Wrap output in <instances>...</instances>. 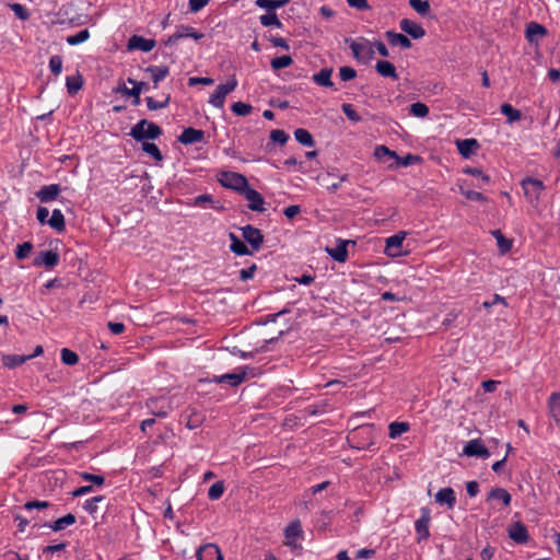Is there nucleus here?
I'll return each mask as SVG.
<instances>
[{
    "instance_id": "7c9ffc66",
    "label": "nucleus",
    "mask_w": 560,
    "mask_h": 560,
    "mask_svg": "<svg viewBox=\"0 0 560 560\" xmlns=\"http://www.w3.org/2000/svg\"><path fill=\"white\" fill-rule=\"evenodd\" d=\"M408 3L421 16H428L436 20V15L431 14V8L428 0H408Z\"/></svg>"
},
{
    "instance_id": "4be33fe9",
    "label": "nucleus",
    "mask_w": 560,
    "mask_h": 560,
    "mask_svg": "<svg viewBox=\"0 0 560 560\" xmlns=\"http://www.w3.org/2000/svg\"><path fill=\"white\" fill-rule=\"evenodd\" d=\"M148 119H140L135 126L131 127L129 136L137 142H148L150 139L148 127Z\"/></svg>"
},
{
    "instance_id": "13d9d810",
    "label": "nucleus",
    "mask_w": 560,
    "mask_h": 560,
    "mask_svg": "<svg viewBox=\"0 0 560 560\" xmlns=\"http://www.w3.org/2000/svg\"><path fill=\"white\" fill-rule=\"evenodd\" d=\"M177 28L180 30L182 35H184V38H194L195 40H199L205 37L203 33L197 32L194 27L189 25H179Z\"/></svg>"
},
{
    "instance_id": "ea45409f",
    "label": "nucleus",
    "mask_w": 560,
    "mask_h": 560,
    "mask_svg": "<svg viewBox=\"0 0 560 560\" xmlns=\"http://www.w3.org/2000/svg\"><path fill=\"white\" fill-rule=\"evenodd\" d=\"M283 334H284L283 331H280L277 337L266 339L264 341V343L259 348H256L254 351H250V352L238 351V353H240L241 358H243V359H253L256 353L267 351L268 345L277 341L281 336H283Z\"/></svg>"
},
{
    "instance_id": "37998d69",
    "label": "nucleus",
    "mask_w": 560,
    "mask_h": 560,
    "mask_svg": "<svg viewBox=\"0 0 560 560\" xmlns=\"http://www.w3.org/2000/svg\"><path fill=\"white\" fill-rule=\"evenodd\" d=\"M30 360V357L19 354H7L2 357L3 365L9 369H14Z\"/></svg>"
},
{
    "instance_id": "680f3d73",
    "label": "nucleus",
    "mask_w": 560,
    "mask_h": 560,
    "mask_svg": "<svg viewBox=\"0 0 560 560\" xmlns=\"http://www.w3.org/2000/svg\"><path fill=\"white\" fill-rule=\"evenodd\" d=\"M80 477L84 481H90L93 485L98 486V487H101V486H103L105 483V478L102 475H94V474H90V472L84 471V472L80 474Z\"/></svg>"
},
{
    "instance_id": "aec40b11",
    "label": "nucleus",
    "mask_w": 560,
    "mask_h": 560,
    "mask_svg": "<svg viewBox=\"0 0 560 560\" xmlns=\"http://www.w3.org/2000/svg\"><path fill=\"white\" fill-rule=\"evenodd\" d=\"M61 192V187L58 184L45 185L35 192L40 202H50L56 200Z\"/></svg>"
},
{
    "instance_id": "79ce46f5",
    "label": "nucleus",
    "mask_w": 560,
    "mask_h": 560,
    "mask_svg": "<svg viewBox=\"0 0 560 560\" xmlns=\"http://www.w3.org/2000/svg\"><path fill=\"white\" fill-rule=\"evenodd\" d=\"M291 0H256V5L266 11L276 12L277 9L284 7Z\"/></svg>"
},
{
    "instance_id": "39448f33",
    "label": "nucleus",
    "mask_w": 560,
    "mask_h": 560,
    "mask_svg": "<svg viewBox=\"0 0 560 560\" xmlns=\"http://www.w3.org/2000/svg\"><path fill=\"white\" fill-rule=\"evenodd\" d=\"M525 197L530 203H538L540 194L546 189V186L540 179L534 177H526L521 183Z\"/></svg>"
},
{
    "instance_id": "423d86ee",
    "label": "nucleus",
    "mask_w": 560,
    "mask_h": 560,
    "mask_svg": "<svg viewBox=\"0 0 560 560\" xmlns=\"http://www.w3.org/2000/svg\"><path fill=\"white\" fill-rule=\"evenodd\" d=\"M421 516L415 522V530L417 534V542L425 541L430 537L431 511L429 508H421Z\"/></svg>"
},
{
    "instance_id": "a19ab883",
    "label": "nucleus",
    "mask_w": 560,
    "mask_h": 560,
    "mask_svg": "<svg viewBox=\"0 0 560 560\" xmlns=\"http://www.w3.org/2000/svg\"><path fill=\"white\" fill-rule=\"evenodd\" d=\"M141 150L144 153H147L148 155H150L156 162H162L164 159L161 150L153 142L148 141V142L141 143Z\"/></svg>"
},
{
    "instance_id": "4468645a",
    "label": "nucleus",
    "mask_w": 560,
    "mask_h": 560,
    "mask_svg": "<svg viewBox=\"0 0 560 560\" xmlns=\"http://www.w3.org/2000/svg\"><path fill=\"white\" fill-rule=\"evenodd\" d=\"M509 537L516 544L525 545L530 537L527 527L521 522H514L508 529Z\"/></svg>"
},
{
    "instance_id": "6ab92c4d",
    "label": "nucleus",
    "mask_w": 560,
    "mask_h": 560,
    "mask_svg": "<svg viewBox=\"0 0 560 560\" xmlns=\"http://www.w3.org/2000/svg\"><path fill=\"white\" fill-rule=\"evenodd\" d=\"M399 27L402 32L407 33L413 39H420L425 36L424 28L417 22L409 19H402L399 22Z\"/></svg>"
},
{
    "instance_id": "338daca9",
    "label": "nucleus",
    "mask_w": 560,
    "mask_h": 560,
    "mask_svg": "<svg viewBox=\"0 0 560 560\" xmlns=\"http://www.w3.org/2000/svg\"><path fill=\"white\" fill-rule=\"evenodd\" d=\"M266 38L272 44V46L282 48L284 50H290V45L285 38L272 35L266 36Z\"/></svg>"
},
{
    "instance_id": "a211bd4d",
    "label": "nucleus",
    "mask_w": 560,
    "mask_h": 560,
    "mask_svg": "<svg viewBox=\"0 0 560 560\" xmlns=\"http://www.w3.org/2000/svg\"><path fill=\"white\" fill-rule=\"evenodd\" d=\"M205 139V131L201 129H195L192 127L185 128L182 133L177 137V141L182 144L189 145L197 142H201Z\"/></svg>"
},
{
    "instance_id": "bb28decb",
    "label": "nucleus",
    "mask_w": 560,
    "mask_h": 560,
    "mask_svg": "<svg viewBox=\"0 0 560 560\" xmlns=\"http://www.w3.org/2000/svg\"><path fill=\"white\" fill-rule=\"evenodd\" d=\"M386 39L392 46H400L404 49H409L412 47V43L409 37L401 33H396L394 31H387L385 33Z\"/></svg>"
},
{
    "instance_id": "f8f14e48",
    "label": "nucleus",
    "mask_w": 560,
    "mask_h": 560,
    "mask_svg": "<svg viewBox=\"0 0 560 560\" xmlns=\"http://www.w3.org/2000/svg\"><path fill=\"white\" fill-rule=\"evenodd\" d=\"M407 233L400 231L385 241V254L389 257H397L401 253L402 242L406 237Z\"/></svg>"
},
{
    "instance_id": "4c0bfd02",
    "label": "nucleus",
    "mask_w": 560,
    "mask_h": 560,
    "mask_svg": "<svg viewBox=\"0 0 560 560\" xmlns=\"http://www.w3.org/2000/svg\"><path fill=\"white\" fill-rule=\"evenodd\" d=\"M295 140L304 147H314L315 141L312 133L304 128H298L294 131Z\"/></svg>"
},
{
    "instance_id": "6e6552de",
    "label": "nucleus",
    "mask_w": 560,
    "mask_h": 560,
    "mask_svg": "<svg viewBox=\"0 0 560 560\" xmlns=\"http://www.w3.org/2000/svg\"><path fill=\"white\" fill-rule=\"evenodd\" d=\"M248 370H250V368L245 366V368H241L238 372H232V373H226L221 376H214L213 382L220 383V384H228L232 387H236V386L241 385L247 378Z\"/></svg>"
},
{
    "instance_id": "2eb2a0df",
    "label": "nucleus",
    "mask_w": 560,
    "mask_h": 560,
    "mask_svg": "<svg viewBox=\"0 0 560 560\" xmlns=\"http://www.w3.org/2000/svg\"><path fill=\"white\" fill-rule=\"evenodd\" d=\"M60 261L59 254L54 250L40 252L33 260V266H45L47 269H52Z\"/></svg>"
},
{
    "instance_id": "bf43d9fd",
    "label": "nucleus",
    "mask_w": 560,
    "mask_h": 560,
    "mask_svg": "<svg viewBox=\"0 0 560 560\" xmlns=\"http://www.w3.org/2000/svg\"><path fill=\"white\" fill-rule=\"evenodd\" d=\"M341 110L346 117L353 122H359L362 120V117L355 112L351 104L343 103L341 105Z\"/></svg>"
},
{
    "instance_id": "2f4dec72",
    "label": "nucleus",
    "mask_w": 560,
    "mask_h": 560,
    "mask_svg": "<svg viewBox=\"0 0 560 560\" xmlns=\"http://www.w3.org/2000/svg\"><path fill=\"white\" fill-rule=\"evenodd\" d=\"M84 80L82 74L77 71L75 75L67 77L66 79V86L67 92L70 95H75L83 86Z\"/></svg>"
},
{
    "instance_id": "9b49d317",
    "label": "nucleus",
    "mask_w": 560,
    "mask_h": 560,
    "mask_svg": "<svg viewBox=\"0 0 560 560\" xmlns=\"http://www.w3.org/2000/svg\"><path fill=\"white\" fill-rule=\"evenodd\" d=\"M463 455L468 457L488 458L490 456V452L481 440L475 439L466 443L463 450Z\"/></svg>"
},
{
    "instance_id": "e433bc0d",
    "label": "nucleus",
    "mask_w": 560,
    "mask_h": 560,
    "mask_svg": "<svg viewBox=\"0 0 560 560\" xmlns=\"http://www.w3.org/2000/svg\"><path fill=\"white\" fill-rule=\"evenodd\" d=\"M500 112L506 117L508 122L510 124L518 121L522 118L521 110L514 108L509 103H503L500 107Z\"/></svg>"
},
{
    "instance_id": "de8ad7c7",
    "label": "nucleus",
    "mask_w": 560,
    "mask_h": 560,
    "mask_svg": "<svg viewBox=\"0 0 560 560\" xmlns=\"http://www.w3.org/2000/svg\"><path fill=\"white\" fill-rule=\"evenodd\" d=\"M144 101L147 103L148 109H150V110H159V109L167 107V105L171 102V95L167 94L165 96L164 101H155L152 96H147L144 98Z\"/></svg>"
},
{
    "instance_id": "f3484780",
    "label": "nucleus",
    "mask_w": 560,
    "mask_h": 560,
    "mask_svg": "<svg viewBox=\"0 0 560 560\" xmlns=\"http://www.w3.org/2000/svg\"><path fill=\"white\" fill-rule=\"evenodd\" d=\"M198 560H224L223 555L215 544H205L196 552Z\"/></svg>"
},
{
    "instance_id": "c756f323",
    "label": "nucleus",
    "mask_w": 560,
    "mask_h": 560,
    "mask_svg": "<svg viewBox=\"0 0 560 560\" xmlns=\"http://www.w3.org/2000/svg\"><path fill=\"white\" fill-rule=\"evenodd\" d=\"M145 72L152 74L153 85L158 88L159 83L170 74V68L167 66H149Z\"/></svg>"
},
{
    "instance_id": "7ed1b4c3",
    "label": "nucleus",
    "mask_w": 560,
    "mask_h": 560,
    "mask_svg": "<svg viewBox=\"0 0 560 560\" xmlns=\"http://www.w3.org/2000/svg\"><path fill=\"white\" fill-rule=\"evenodd\" d=\"M241 231L246 245L249 247V250H253V254L258 252L265 241L262 232L250 224L241 228Z\"/></svg>"
},
{
    "instance_id": "f257e3e1",
    "label": "nucleus",
    "mask_w": 560,
    "mask_h": 560,
    "mask_svg": "<svg viewBox=\"0 0 560 560\" xmlns=\"http://www.w3.org/2000/svg\"><path fill=\"white\" fill-rule=\"evenodd\" d=\"M218 182L223 187L232 189L240 195L249 184L247 178L243 174L231 171H221L218 174Z\"/></svg>"
},
{
    "instance_id": "c9c22d12",
    "label": "nucleus",
    "mask_w": 560,
    "mask_h": 560,
    "mask_svg": "<svg viewBox=\"0 0 560 560\" xmlns=\"http://www.w3.org/2000/svg\"><path fill=\"white\" fill-rule=\"evenodd\" d=\"M374 156L378 162L386 163L389 160H396L397 153L389 150L386 145H377L374 150Z\"/></svg>"
},
{
    "instance_id": "0eeeda50",
    "label": "nucleus",
    "mask_w": 560,
    "mask_h": 560,
    "mask_svg": "<svg viewBox=\"0 0 560 560\" xmlns=\"http://www.w3.org/2000/svg\"><path fill=\"white\" fill-rule=\"evenodd\" d=\"M352 244L355 245L354 241L350 240H337L336 247H326V253L337 262H346L348 260L349 254H348V245Z\"/></svg>"
},
{
    "instance_id": "9d476101",
    "label": "nucleus",
    "mask_w": 560,
    "mask_h": 560,
    "mask_svg": "<svg viewBox=\"0 0 560 560\" xmlns=\"http://www.w3.org/2000/svg\"><path fill=\"white\" fill-rule=\"evenodd\" d=\"M242 196L245 197L246 200H248V208L256 212H264V203L265 199L260 192L255 190L250 187L248 184L247 187L241 192Z\"/></svg>"
},
{
    "instance_id": "f704fd0d",
    "label": "nucleus",
    "mask_w": 560,
    "mask_h": 560,
    "mask_svg": "<svg viewBox=\"0 0 560 560\" xmlns=\"http://www.w3.org/2000/svg\"><path fill=\"white\" fill-rule=\"evenodd\" d=\"M491 499L500 500L504 506H509L512 501L511 494L505 489L499 487L491 489L489 492L487 500Z\"/></svg>"
},
{
    "instance_id": "3c124183",
    "label": "nucleus",
    "mask_w": 560,
    "mask_h": 560,
    "mask_svg": "<svg viewBox=\"0 0 560 560\" xmlns=\"http://www.w3.org/2000/svg\"><path fill=\"white\" fill-rule=\"evenodd\" d=\"M303 534L302 526L299 520L293 521L284 530V535L288 539H294L301 537Z\"/></svg>"
},
{
    "instance_id": "603ef678",
    "label": "nucleus",
    "mask_w": 560,
    "mask_h": 560,
    "mask_svg": "<svg viewBox=\"0 0 560 560\" xmlns=\"http://www.w3.org/2000/svg\"><path fill=\"white\" fill-rule=\"evenodd\" d=\"M231 110L236 116L245 117L252 113L253 106L248 103H244V102L240 101V102H235L234 104H232Z\"/></svg>"
},
{
    "instance_id": "dca6fc26",
    "label": "nucleus",
    "mask_w": 560,
    "mask_h": 560,
    "mask_svg": "<svg viewBox=\"0 0 560 560\" xmlns=\"http://www.w3.org/2000/svg\"><path fill=\"white\" fill-rule=\"evenodd\" d=\"M156 45L154 39L144 38L140 35H132L128 39L127 49L128 50H141L144 52L151 51Z\"/></svg>"
},
{
    "instance_id": "6e6d98bb",
    "label": "nucleus",
    "mask_w": 560,
    "mask_h": 560,
    "mask_svg": "<svg viewBox=\"0 0 560 560\" xmlns=\"http://www.w3.org/2000/svg\"><path fill=\"white\" fill-rule=\"evenodd\" d=\"M33 244L31 242H24L19 244L15 248V257L19 260L25 259L32 252Z\"/></svg>"
},
{
    "instance_id": "864d4df0",
    "label": "nucleus",
    "mask_w": 560,
    "mask_h": 560,
    "mask_svg": "<svg viewBox=\"0 0 560 560\" xmlns=\"http://www.w3.org/2000/svg\"><path fill=\"white\" fill-rule=\"evenodd\" d=\"M89 37H90V32L88 28H84L74 35L68 36L67 43L71 46H74V45H79V44L85 42L86 39H89Z\"/></svg>"
},
{
    "instance_id": "b1692460",
    "label": "nucleus",
    "mask_w": 560,
    "mask_h": 560,
    "mask_svg": "<svg viewBox=\"0 0 560 560\" xmlns=\"http://www.w3.org/2000/svg\"><path fill=\"white\" fill-rule=\"evenodd\" d=\"M332 71V68H323L313 75L312 80L319 86L329 88L334 91H337L334 82L331 81Z\"/></svg>"
},
{
    "instance_id": "c85d7f7f",
    "label": "nucleus",
    "mask_w": 560,
    "mask_h": 560,
    "mask_svg": "<svg viewBox=\"0 0 560 560\" xmlns=\"http://www.w3.org/2000/svg\"><path fill=\"white\" fill-rule=\"evenodd\" d=\"M423 161L420 155L408 153L406 156L400 158L397 155L396 160L388 164L389 168L407 167L413 164H419Z\"/></svg>"
},
{
    "instance_id": "1a4fd4ad",
    "label": "nucleus",
    "mask_w": 560,
    "mask_h": 560,
    "mask_svg": "<svg viewBox=\"0 0 560 560\" xmlns=\"http://www.w3.org/2000/svg\"><path fill=\"white\" fill-rule=\"evenodd\" d=\"M346 43H350V48L352 50L353 57L363 63H368L371 59L374 58V49L370 46L366 47L363 44H360L355 40H351V38H346Z\"/></svg>"
},
{
    "instance_id": "cd10ccee",
    "label": "nucleus",
    "mask_w": 560,
    "mask_h": 560,
    "mask_svg": "<svg viewBox=\"0 0 560 560\" xmlns=\"http://www.w3.org/2000/svg\"><path fill=\"white\" fill-rule=\"evenodd\" d=\"M376 72L384 78L398 79L396 67L387 60H378L375 65Z\"/></svg>"
},
{
    "instance_id": "20e7f679",
    "label": "nucleus",
    "mask_w": 560,
    "mask_h": 560,
    "mask_svg": "<svg viewBox=\"0 0 560 560\" xmlns=\"http://www.w3.org/2000/svg\"><path fill=\"white\" fill-rule=\"evenodd\" d=\"M149 89V84L144 81H140L139 84H135L131 89H128L124 81H119L118 85L113 90L116 94H121L127 97H132L131 104L138 106L141 103V93Z\"/></svg>"
},
{
    "instance_id": "ddd939ff",
    "label": "nucleus",
    "mask_w": 560,
    "mask_h": 560,
    "mask_svg": "<svg viewBox=\"0 0 560 560\" xmlns=\"http://www.w3.org/2000/svg\"><path fill=\"white\" fill-rule=\"evenodd\" d=\"M77 522V517L72 513H68L62 517L54 521L52 523H45L39 525L38 523L33 524L32 529H39L40 527H49L54 532H60L67 528L70 525H73Z\"/></svg>"
},
{
    "instance_id": "5fc2aeb1",
    "label": "nucleus",
    "mask_w": 560,
    "mask_h": 560,
    "mask_svg": "<svg viewBox=\"0 0 560 560\" xmlns=\"http://www.w3.org/2000/svg\"><path fill=\"white\" fill-rule=\"evenodd\" d=\"M289 135L282 129H273L270 131V140L273 143L284 145L289 140Z\"/></svg>"
},
{
    "instance_id": "09e8293b",
    "label": "nucleus",
    "mask_w": 560,
    "mask_h": 560,
    "mask_svg": "<svg viewBox=\"0 0 560 560\" xmlns=\"http://www.w3.org/2000/svg\"><path fill=\"white\" fill-rule=\"evenodd\" d=\"M549 409L556 421H560V393H553L549 398Z\"/></svg>"
},
{
    "instance_id": "f03ea898",
    "label": "nucleus",
    "mask_w": 560,
    "mask_h": 560,
    "mask_svg": "<svg viewBox=\"0 0 560 560\" xmlns=\"http://www.w3.org/2000/svg\"><path fill=\"white\" fill-rule=\"evenodd\" d=\"M236 86L237 80L235 75H232L226 83L217 86L214 93L210 96L209 103L214 107L223 108L226 95L233 92Z\"/></svg>"
},
{
    "instance_id": "774afa93",
    "label": "nucleus",
    "mask_w": 560,
    "mask_h": 560,
    "mask_svg": "<svg viewBox=\"0 0 560 560\" xmlns=\"http://www.w3.org/2000/svg\"><path fill=\"white\" fill-rule=\"evenodd\" d=\"M10 7H11L12 11L14 12V14L19 19L25 21L30 18V12L27 11V9L24 5H22L20 3H13Z\"/></svg>"
},
{
    "instance_id": "e2e57ef3",
    "label": "nucleus",
    "mask_w": 560,
    "mask_h": 560,
    "mask_svg": "<svg viewBox=\"0 0 560 560\" xmlns=\"http://www.w3.org/2000/svg\"><path fill=\"white\" fill-rule=\"evenodd\" d=\"M339 77L342 81H351L357 78V70L349 66H343L339 69Z\"/></svg>"
},
{
    "instance_id": "412c9836",
    "label": "nucleus",
    "mask_w": 560,
    "mask_h": 560,
    "mask_svg": "<svg viewBox=\"0 0 560 560\" xmlns=\"http://www.w3.org/2000/svg\"><path fill=\"white\" fill-rule=\"evenodd\" d=\"M547 34L548 31L542 24L532 21L526 25L525 37L529 44H537V37H544Z\"/></svg>"
},
{
    "instance_id": "5701e85b",
    "label": "nucleus",
    "mask_w": 560,
    "mask_h": 560,
    "mask_svg": "<svg viewBox=\"0 0 560 560\" xmlns=\"http://www.w3.org/2000/svg\"><path fill=\"white\" fill-rule=\"evenodd\" d=\"M229 238L231 241L230 250L237 256H252L253 250H249V247L246 245L245 241H242L234 233L229 234Z\"/></svg>"
},
{
    "instance_id": "69168bd1",
    "label": "nucleus",
    "mask_w": 560,
    "mask_h": 560,
    "mask_svg": "<svg viewBox=\"0 0 560 560\" xmlns=\"http://www.w3.org/2000/svg\"><path fill=\"white\" fill-rule=\"evenodd\" d=\"M145 127H148V131H149V136H150L151 140L159 139L163 135L162 128L153 121L148 120V125H145Z\"/></svg>"
},
{
    "instance_id": "58836bf2",
    "label": "nucleus",
    "mask_w": 560,
    "mask_h": 560,
    "mask_svg": "<svg viewBox=\"0 0 560 560\" xmlns=\"http://www.w3.org/2000/svg\"><path fill=\"white\" fill-rule=\"evenodd\" d=\"M259 22L265 27H269V26H275V27H278V28H282L283 27V24L279 20L277 13L272 12V11H267L266 14L260 15L259 16Z\"/></svg>"
},
{
    "instance_id": "8fccbe9b",
    "label": "nucleus",
    "mask_w": 560,
    "mask_h": 560,
    "mask_svg": "<svg viewBox=\"0 0 560 560\" xmlns=\"http://www.w3.org/2000/svg\"><path fill=\"white\" fill-rule=\"evenodd\" d=\"M409 113L415 117L424 118L429 115V107L422 102H416L410 105Z\"/></svg>"
},
{
    "instance_id": "052dcab7",
    "label": "nucleus",
    "mask_w": 560,
    "mask_h": 560,
    "mask_svg": "<svg viewBox=\"0 0 560 560\" xmlns=\"http://www.w3.org/2000/svg\"><path fill=\"white\" fill-rule=\"evenodd\" d=\"M49 69L55 74L58 75L62 71V58L59 55H54L49 59Z\"/></svg>"
},
{
    "instance_id": "a878e982",
    "label": "nucleus",
    "mask_w": 560,
    "mask_h": 560,
    "mask_svg": "<svg viewBox=\"0 0 560 560\" xmlns=\"http://www.w3.org/2000/svg\"><path fill=\"white\" fill-rule=\"evenodd\" d=\"M456 145L464 159H468L480 147L479 142L474 138L457 140Z\"/></svg>"
},
{
    "instance_id": "0e129e2a",
    "label": "nucleus",
    "mask_w": 560,
    "mask_h": 560,
    "mask_svg": "<svg viewBox=\"0 0 560 560\" xmlns=\"http://www.w3.org/2000/svg\"><path fill=\"white\" fill-rule=\"evenodd\" d=\"M460 192L468 200L479 201V202H486L487 201V197L485 195H482L481 192H479V191H476V190H465L463 187H460Z\"/></svg>"
},
{
    "instance_id": "393cba45",
    "label": "nucleus",
    "mask_w": 560,
    "mask_h": 560,
    "mask_svg": "<svg viewBox=\"0 0 560 560\" xmlns=\"http://www.w3.org/2000/svg\"><path fill=\"white\" fill-rule=\"evenodd\" d=\"M435 501L439 504H445L452 510L456 504L455 491L451 487L440 489L435 494Z\"/></svg>"
},
{
    "instance_id": "a18cd8bd",
    "label": "nucleus",
    "mask_w": 560,
    "mask_h": 560,
    "mask_svg": "<svg viewBox=\"0 0 560 560\" xmlns=\"http://www.w3.org/2000/svg\"><path fill=\"white\" fill-rule=\"evenodd\" d=\"M292 63H293V59L290 55H283L280 57H276V58H272L270 61V66L273 71H278L283 68L290 67Z\"/></svg>"
},
{
    "instance_id": "c03bdc74",
    "label": "nucleus",
    "mask_w": 560,
    "mask_h": 560,
    "mask_svg": "<svg viewBox=\"0 0 560 560\" xmlns=\"http://www.w3.org/2000/svg\"><path fill=\"white\" fill-rule=\"evenodd\" d=\"M409 423L407 422H398V421H394L389 424L388 427V430H389V438L390 439H397L399 438L402 433H406L408 430H409Z\"/></svg>"
},
{
    "instance_id": "473e14b6",
    "label": "nucleus",
    "mask_w": 560,
    "mask_h": 560,
    "mask_svg": "<svg viewBox=\"0 0 560 560\" xmlns=\"http://www.w3.org/2000/svg\"><path fill=\"white\" fill-rule=\"evenodd\" d=\"M491 234L497 240L499 252L504 255L512 249L513 241L506 238L500 230L491 231Z\"/></svg>"
},
{
    "instance_id": "4d7b16f0",
    "label": "nucleus",
    "mask_w": 560,
    "mask_h": 560,
    "mask_svg": "<svg viewBox=\"0 0 560 560\" xmlns=\"http://www.w3.org/2000/svg\"><path fill=\"white\" fill-rule=\"evenodd\" d=\"M224 483L223 481H217L214 482L213 485H211V487L209 488V491H208V498L210 500H219L223 492H224Z\"/></svg>"
},
{
    "instance_id": "72a5a7b5",
    "label": "nucleus",
    "mask_w": 560,
    "mask_h": 560,
    "mask_svg": "<svg viewBox=\"0 0 560 560\" xmlns=\"http://www.w3.org/2000/svg\"><path fill=\"white\" fill-rule=\"evenodd\" d=\"M47 224L59 233L63 232L66 230V221L62 212L59 209L52 210Z\"/></svg>"
},
{
    "instance_id": "49530a36",
    "label": "nucleus",
    "mask_w": 560,
    "mask_h": 560,
    "mask_svg": "<svg viewBox=\"0 0 560 560\" xmlns=\"http://www.w3.org/2000/svg\"><path fill=\"white\" fill-rule=\"evenodd\" d=\"M60 357H61V362L65 365L73 366L79 362L78 353L68 348L61 349Z\"/></svg>"
}]
</instances>
